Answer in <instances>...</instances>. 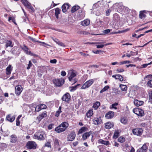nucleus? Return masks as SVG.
Returning <instances> with one entry per match:
<instances>
[{"mask_svg": "<svg viewBox=\"0 0 152 152\" xmlns=\"http://www.w3.org/2000/svg\"><path fill=\"white\" fill-rule=\"evenodd\" d=\"M76 72L75 70H72L69 71L67 75L69 80L73 83V84L75 83L77 80L76 78H74L77 75Z\"/></svg>", "mask_w": 152, "mask_h": 152, "instance_id": "f257e3e1", "label": "nucleus"}, {"mask_svg": "<svg viewBox=\"0 0 152 152\" xmlns=\"http://www.w3.org/2000/svg\"><path fill=\"white\" fill-rule=\"evenodd\" d=\"M37 144L33 141H28L26 145V147L29 150H35L37 148Z\"/></svg>", "mask_w": 152, "mask_h": 152, "instance_id": "f03ea898", "label": "nucleus"}, {"mask_svg": "<svg viewBox=\"0 0 152 152\" xmlns=\"http://www.w3.org/2000/svg\"><path fill=\"white\" fill-rule=\"evenodd\" d=\"M53 83L56 86L60 87L62 86L64 82V80L63 78L55 79L53 80Z\"/></svg>", "mask_w": 152, "mask_h": 152, "instance_id": "7ed1b4c3", "label": "nucleus"}, {"mask_svg": "<svg viewBox=\"0 0 152 152\" xmlns=\"http://www.w3.org/2000/svg\"><path fill=\"white\" fill-rule=\"evenodd\" d=\"M94 82L93 79L89 80L85 82L82 87H81L82 89H85L89 87Z\"/></svg>", "mask_w": 152, "mask_h": 152, "instance_id": "20e7f679", "label": "nucleus"}, {"mask_svg": "<svg viewBox=\"0 0 152 152\" xmlns=\"http://www.w3.org/2000/svg\"><path fill=\"white\" fill-rule=\"evenodd\" d=\"M133 112L138 116L142 117L144 114V111L142 109L138 108L133 109Z\"/></svg>", "mask_w": 152, "mask_h": 152, "instance_id": "39448f33", "label": "nucleus"}, {"mask_svg": "<svg viewBox=\"0 0 152 152\" xmlns=\"http://www.w3.org/2000/svg\"><path fill=\"white\" fill-rule=\"evenodd\" d=\"M61 99L65 102L69 103L71 100V96L69 93H66L62 97Z\"/></svg>", "mask_w": 152, "mask_h": 152, "instance_id": "423d86ee", "label": "nucleus"}, {"mask_svg": "<svg viewBox=\"0 0 152 152\" xmlns=\"http://www.w3.org/2000/svg\"><path fill=\"white\" fill-rule=\"evenodd\" d=\"M143 130L142 129H133L132 132L135 135L140 136L142 133Z\"/></svg>", "mask_w": 152, "mask_h": 152, "instance_id": "0eeeda50", "label": "nucleus"}, {"mask_svg": "<svg viewBox=\"0 0 152 152\" xmlns=\"http://www.w3.org/2000/svg\"><path fill=\"white\" fill-rule=\"evenodd\" d=\"M54 144L55 150V151H60L61 150V148L60 147L58 139L56 138L54 139Z\"/></svg>", "mask_w": 152, "mask_h": 152, "instance_id": "6e6552de", "label": "nucleus"}, {"mask_svg": "<svg viewBox=\"0 0 152 152\" xmlns=\"http://www.w3.org/2000/svg\"><path fill=\"white\" fill-rule=\"evenodd\" d=\"M76 134L75 132H71L69 134L67 135V140L69 141H73L75 137Z\"/></svg>", "mask_w": 152, "mask_h": 152, "instance_id": "1a4fd4ad", "label": "nucleus"}, {"mask_svg": "<svg viewBox=\"0 0 152 152\" xmlns=\"http://www.w3.org/2000/svg\"><path fill=\"white\" fill-rule=\"evenodd\" d=\"M23 88L20 85H18L15 87V93L17 96H19Z\"/></svg>", "mask_w": 152, "mask_h": 152, "instance_id": "9d476101", "label": "nucleus"}, {"mask_svg": "<svg viewBox=\"0 0 152 152\" xmlns=\"http://www.w3.org/2000/svg\"><path fill=\"white\" fill-rule=\"evenodd\" d=\"M20 47L24 51L25 53L27 54L30 55L31 56L33 55V53H31V51H28V48L25 45H23V46H21Z\"/></svg>", "mask_w": 152, "mask_h": 152, "instance_id": "9b49d317", "label": "nucleus"}, {"mask_svg": "<svg viewBox=\"0 0 152 152\" xmlns=\"http://www.w3.org/2000/svg\"><path fill=\"white\" fill-rule=\"evenodd\" d=\"M148 147L146 144H144L140 148L137 150V152H146Z\"/></svg>", "mask_w": 152, "mask_h": 152, "instance_id": "f8f14e48", "label": "nucleus"}, {"mask_svg": "<svg viewBox=\"0 0 152 152\" xmlns=\"http://www.w3.org/2000/svg\"><path fill=\"white\" fill-rule=\"evenodd\" d=\"M34 136L35 138L38 140H41L44 139V134L42 133L35 134Z\"/></svg>", "mask_w": 152, "mask_h": 152, "instance_id": "ddd939ff", "label": "nucleus"}, {"mask_svg": "<svg viewBox=\"0 0 152 152\" xmlns=\"http://www.w3.org/2000/svg\"><path fill=\"white\" fill-rule=\"evenodd\" d=\"M118 10H119L120 12L124 11L125 12H129V9L128 7L122 5L120 6V7H118Z\"/></svg>", "mask_w": 152, "mask_h": 152, "instance_id": "4468645a", "label": "nucleus"}, {"mask_svg": "<svg viewBox=\"0 0 152 152\" xmlns=\"http://www.w3.org/2000/svg\"><path fill=\"white\" fill-rule=\"evenodd\" d=\"M15 116H12L11 114H9L7 115L6 118V120L10 122H13L15 120Z\"/></svg>", "mask_w": 152, "mask_h": 152, "instance_id": "2eb2a0df", "label": "nucleus"}, {"mask_svg": "<svg viewBox=\"0 0 152 152\" xmlns=\"http://www.w3.org/2000/svg\"><path fill=\"white\" fill-rule=\"evenodd\" d=\"M114 112L110 111L106 114L105 117L107 119H110L113 118L114 116Z\"/></svg>", "mask_w": 152, "mask_h": 152, "instance_id": "dca6fc26", "label": "nucleus"}, {"mask_svg": "<svg viewBox=\"0 0 152 152\" xmlns=\"http://www.w3.org/2000/svg\"><path fill=\"white\" fill-rule=\"evenodd\" d=\"M94 124L96 125H98L101 124L102 121L100 118H94L93 120Z\"/></svg>", "mask_w": 152, "mask_h": 152, "instance_id": "f3484780", "label": "nucleus"}, {"mask_svg": "<svg viewBox=\"0 0 152 152\" xmlns=\"http://www.w3.org/2000/svg\"><path fill=\"white\" fill-rule=\"evenodd\" d=\"M12 69L13 67L12 66V65L10 64L9 65L6 69V74L8 75H10Z\"/></svg>", "mask_w": 152, "mask_h": 152, "instance_id": "a211bd4d", "label": "nucleus"}, {"mask_svg": "<svg viewBox=\"0 0 152 152\" xmlns=\"http://www.w3.org/2000/svg\"><path fill=\"white\" fill-rule=\"evenodd\" d=\"M114 125L113 122H108L105 124V128L106 129H110L113 128Z\"/></svg>", "mask_w": 152, "mask_h": 152, "instance_id": "6ab92c4d", "label": "nucleus"}, {"mask_svg": "<svg viewBox=\"0 0 152 152\" xmlns=\"http://www.w3.org/2000/svg\"><path fill=\"white\" fill-rule=\"evenodd\" d=\"M91 133L92 132L91 131L85 133L82 136V138L83 139V140H86L90 136Z\"/></svg>", "mask_w": 152, "mask_h": 152, "instance_id": "aec40b11", "label": "nucleus"}, {"mask_svg": "<svg viewBox=\"0 0 152 152\" xmlns=\"http://www.w3.org/2000/svg\"><path fill=\"white\" fill-rule=\"evenodd\" d=\"M55 130L56 131L57 133H60L64 131L65 128H64L62 127L60 125L59 126L56 127L55 129Z\"/></svg>", "mask_w": 152, "mask_h": 152, "instance_id": "412c9836", "label": "nucleus"}, {"mask_svg": "<svg viewBox=\"0 0 152 152\" xmlns=\"http://www.w3.org/2000/svg\"><path fill=\"white\" fill-rule=\"evenodd\" d=\"M69 5L65 3L62 6V9L63 12H66L67 10L69 8Z\"/></svg>", "mask_w": 152, "mask_h": 152, "instance_id": "4be33fe9", "label": "nucleus"}, {"mask_svg": "<svg viewBox=\"0 0 152 152\" xmlns=\"http://www.w3.org/2000/svg\"><path fill=\"white\" fill-rule=\"evenodd\" d=\"M134 104L137 107L141 106L144 103V102L143 101H139L137 99L134 100Z\"/></svg>", "mask_w": 152, "mask_h": 152, "instance_id": "5701e85b", "label": "nucleus"}, {"mask_svg": "<svg viewBox=\"0 0 152 152\" xmlns=\"http://www.w3.org/2000/svg\"><path fill=\"white\" fill-rule=\"evenodd\" d=\"M14 45L11 41L7 40L6 42L5 47L7 48L8 47H12Z\"/></svg>", "mask_w": 152, "mask_h": 152, "instance_id": "b1692460", "label": "nucleus"}, {"mask_svg": "<svg viewBox=\"0 0 152 152\" xmlns=\"http://www.w3.org/2000/svg\"><path fill=\"white\" fill-rule=\"evenodd\" d=\"M11 139L10 140V142L12 143H15L17 140V137L15 134L12 135L11 136Z\"/></svg>", "mask_w": 152, "mask_h": 152, "instance_id": "393cba45", "label": "nucleus"}, {"mask_svg": "<svg viewBox=\"0 0 152 152\" xmlns=\"http://www.w3.org/2000/svg\"><path fill=\"white\" fill-rule=\"evenodd\" d=\"M89 23L90 20L88 19L85 20L81 22V24L83 26H87L88 25Z\"/></svg>", "mask_w": 152, "mask_h": 152, "instance_id": "a878e982", "label": "nucleus"}, {"mask_svg": "<svg viewBox=\"0 0 152 152\" xmlns=\"http://www.w3.org/2000/svg\"><path fill=\"white\" fill-rule=\"evenodd\" d=\"M100 105V102L98 101H96L93 104L92 107L94 109V110H96L99 107Z\"/></svg>", "mask_w": 152, "mask_h": 152, "instance_id": "bb28decb", "label": "nucleus"}, {"mask_svg": "<svg viewBox=\"0 0 152 152\" xmlns=\"http://www.w3.org/2000/svg\"><path fill=\"white\" fill-rule=\"evenodd\" d=\"M93 109H91L88 110L86 113V115L87 118H90L93 115Z\"/></svg>", "mask_w": 152, "mask_h": 152, "instance_id": "cd10ccee", "label": "nucleus"}, {"mask_svg": "<svg viewBox=\"0 0 152 152\" xmlns=\"http://www.w3.org/2000/svg\"><path fill=\"white\" fill-rule=\"evenodd\" d=\"M98 142L99 143L102 144L106 145H109L110 144V142L109 141H104L102 139L99 140L98 141Z\"/></svg>", "mask_w": 152, "mask_h": 152, "instance_id": "c85d7f7f", "label": "nucleus"}, {"mask_svg": "<svg viewBox=\"0 0 152 152\" xmlns=\"http://www.w3.org/2000/svg\"><path fill=\"white\" fill-rule=\"evenodd\" d=\"M35 106L36 105H35V107H33L34 108V113L39 112L42 110L41 106H40V104L37 106L36 107Z\"/></svg>", "mask_w": 152, "mask_h": 152, "instance_id": "c756f323", "label": "nucleus"}, {"mask_svg": "<svg viewBox=\"0 0 152 152\" xmlns=\"http://www.w3.org/2000/svg\"><path fill=\"white\" fill-rule=\"evenodd\" d=\"M55 15L57 19L58 18V15L60 13L61 10L58 8H56L55 10Z\"/></svg>", "mask_w": 152, "mask_h": 152, "instance_id": "7c9ffc66", "label": "nucleus"}, {"mask_svg": "<svg viewBox=\"0 0 152 152\" xmlns=\"http://www.w3.org/2000/svg\"><path fill=\"white\" fill-rule=\"evenodd\" d=\"M104 12V10L102 9H99L96 12V15L97 16H99L102 14Z\"/></svg>", "mask_w": 152, "mask_h": 152, "instance_id": "2f4dec72", "label": "nucleus"}, {"mask_svg": "<svg viewBox=\"0 0 152 152\" xmlns=\"http://www.w3.org/2000/svg\"><path fill=\"white\" fill-rule=\"evenodd\" d=\"M60 125L62 127L64 128H65V130L69 126L68 123L66 122H64L62 123Z\"/></svg>", "mask_w": 152, "mask_h": 152, "instance_id": "473e14b6", "label": "nucleus"}, {"mask_svg": "<svg viewBox=\"0 0 152 152\" xmlns=\"http://www.w3.org/2000/svg\"><path fill=\"white\" fill-rule=\"evenodd\" d=\"M28 38L30 40L32 41L33 42H40L43 44L46 45L45 42H39L36 39L33 38L31 37H29Z\"/></svg>", "mask_w": 152, "mask_h": 152, "instance_id": "72a5a7b5", "label": "nucleus"}, {"mask_svg": "<svg viewBox=\"0 0 152 152\" xmlns=\"http://www.w3.org/2000/svg\"><path fill=\"white\" fill-rule=\"evenodd\" d=\"M88 128L86 127H82L79 131L78 134H81L85 131H87Z\"/></svg>", "mask_w": 152, "mask_h": 152, "instance_id": "f704fd0d", "label": "nucleus"}, {"mask_svg": "<svg viewBox=\"0 0 152 152\" xmlns=\"http://www.w3.org/2000/svg\"><path fill=\"white\" fill-rule=\"evenodd\" d=\"M80 8V7L78 6H75L72 7L71 9V12L72 13L76 11Z\"/></svg>", "mask_w": 152, "mask_h": 152, "instance_id": "c9c22d12", "label": "nucleus"}, {"mask_svg": "<svg viewBox=\"0 0 152 152\" xmlns=\"http://www.w3.org/2000/svg\"><path fill=\"white\" fill-rule=\"evenodd\" d=\"M80 85V84H77L75 86L69 87V88L70 89V91L72 92L74 91L77 89V87Z\"/></svg>", "mask_w": 152, "mask_h": 152, "instance_id": "e433bc0d", "label": "nucleus"}, {"mask_svg": "<svg viewBox=\"0 0 152 152\" xmlns=\"http://www.w3.org/2000/svg\"><path fill=\"white\" fill-rule=\"evenodd\" d=\"M22 3L24 6L28 7L30 6L31 4L28 2L27 0H23L22 1Z\"/></svg>", "mask_w": 152, "mask_h": 152, "instance_id": "4c0bfd02", "label": "nucleus"}, {"mask_svg": "<svg viewBox=\"0 0 152 152\" xmlns=\"http://www.w3.org/2000/svg\"><path fill=\"white\" fill-rule=\"evenodd\" d=\"M121 89L123 91H126L127 90V87L126 85L121 84L120 85Z\"/></svg>", "mask_w": 152, "mask_h": 152, "instance_id": "58836bf2", "label": "nucleus"}, {"mask_svg": "<svg viewBox=\"0 0 152 152\" xmlns=\"http://www.w3.org/2000/svg\"><path fill=\"white\" fill-rule=\"evenodd\" d=\"M120 121L122 123L124 124H126L127 123V119L124 118H121V119Z\"/></svg>", "mask_w": 152, "mask_h": 152, "instance_id": "ea45409f", "label": "nucleus"}, {"mask_svg": "<svg viewBox=\"0 0 152 152\" xmlns=\"http://www.w3.org/2000/svg\"><path fill=\"white\" fill-rule=\"evenodd\" d=\"M125 138L124 137L122 136L118 138V141L121 143L124 142H125Z\"/></svg>", "mask_w": 152, "mask_h": 152, "instance_id": "a19ab883", "label": "nucleus"}, {"mask_svg": "<svg viewBox=\"0 0 152 152\" xmlns=\"http://www.w3.org/2000/svg\"><path fill=\"white\" fill-rule=\"evenodd\" d=\"M12 20V22H13L15 24L17 25V23L15 22V20L13 17H9L8 21L10 22V21Z\"/></svg>", "mask_w": 152, "mask_h": 152, "instance_id": "79ce46f5", "label": "nucleus"}, {"mask_svg": "<svg viewBox=\"0 0 152 152\" xmlns=\"http://www.w3.org/2000/svg\"><path fill=\"white\" fill-rule=\"evenodd\" d=\"M146 17V15L143 13L142 11L140 12L139 17L141 19L144 18Z\"/></svg>", "mask_w": 152, "mask_h": 152, "instance_id": "37998d69", "label": "nucleus"}, {"mask_svg": "<svg viewBox=\"0 0 152 152\" xmlns=\"http://www.w3.org/2000/svg\"><path fill=\"white\" fill-rule=\"evenodd\" d=\"M119 136V134L118 132V131L115 130L114 134L113 137L117 138Z\"/></svg>", "mask_w": 152, "mask_h": 152, "instance_id": "c03bdc74", "label": "nucleus"}, {"mask_svg": "<svg viewBox=\"0 0 152 152\" xmlns=\"http://www.w3.org/2000/svg\"><path fill=\"white\" fill-rule=\"evenodd\" d=\"M117 79H118L120 81H123L124 80L123 77L120 75L117 74Z\"/></svg>", "mask_w": 152, "mask_h": 152, "instance_id": "a18cd8bd", "label": "nucleus"}, {"mask_svg": "<svg viewBox=\"0 0 152 152\" xmlns=\"http://www.w3.org/2000/svg\"><path fill=\"white\" fill-rule=\"evenodd\" d=\"M109 88V87L108 86H106L100 91V93H102L105 91L106 90H107Z\"/></svg>", "mask_w": 152, "mask_h": 152, "instance_id": "49530a36", "label": "nucleus"}, {"mask_svg": "<svg viewBox=\"0 0 152 152\" xmlns=\"http://www.w3.org/2000/svg\"><path fill=\"white\" fill-rule=\"evenodd\" d=\"M44 146L51 148V145L50 144V142L49 141L46 142L45 143Z\"/></svg>", "mask_w": 152, "mask_h": 152, "instance_id": "de8ad7c7", "label": "nucleus"}, {"mask_svg": "<svg viewBox=\"0 0 152 152\" xmlns=\"http://www.w3.org/2000/svg\"><path fill=\"white\" fill-rule=\"evenodd\" d=\"M148 86L151 88H152V79L149 80L147 83Z\"/></svg>", "mask_w": 152, "mask_h": 152, "instance_id": "09e8293b", "label": "nucleus"}, {"mask_svg": "<svg viewBox=\"0 0 152 152\" xmlns=\"http://www.w3.org/2000/svg\"><path fill=\"white\" fill-rule=\"evenodd\" d=\"M57 44H58L59 45L63 47H65L66 46L65 45H64V43H63L62 42L59 41V40L58 41Z\"/></svg>", "mask_w": 152, "mask_h": 152, "instance_id": "8fccbe9b", "label": "nucleus"}, {"mask_svg": "<svg viewBox=\"0 0 152 152\" xmlns=\"http://www.w3.org/2000/svg\"><path fill=\"white\" fill-rule=\"evenodd\" d=\"M118 104L117 103H115L114 104H112L111 105V108H114L115 109H117V107H116V106L118 105Z\"/></svg>", "mask_w": 152, "mask_h": 152, "instance_id": "3c124183", "label": "nucleus"}, {"mask_svg": "<svg viewBox=\"0 0 152 152\" xmlns=\"http://www.w3.org/2000/svg\"><path fill=\"white\" fill-rule=\"evenodd\" d=\"M40 115L43 118L46 117L47 116L46 111H44Z\"/></svg>", "mask_w": 152, "mask_h": 152, "instance_id": "603ef678", "label": "nucleus"}, {"mask_svg": "<svg viewBox=\"0 0 152 152\" xmlns=\"http://www.w3.org/2000/svg\"><path fill=\"white\" fill-rule=\"evenodd\" d=\"M131 62L130 61H121L120 62V64L121 65L126 64L127 63H130Z\"/></svg>", "mask_w": 152, "mask_h": 152, "instance_id": "864d4df0", "label": "nucleus"}, {"mask_svg": "<svg viewBox=\"0 0 152 152\" xmlns=\"http://www.w3.org/2000/svg\"><path fill=\"white\" fill-rule=\"evenodd\" d=\"M32 65V64L31 61H29L28 64V65L26 69H29Z\"/></svg>", "mask_w": 152, "mask_h": 152, "instance_id": "5fc2aeb1", "label": "nucleus"}, {"mask_svg": "<svg viewBox=\"0 0 152 152\" xmlns=\"http://www.w3.org/2000/svg\"><path fill=\"white\" fill-rule=\"evenodd\" d=\"M79 34H82L87 35L88 34V32L86 31H81L79 32Z\"/></svg>", "mask_w": 152, "mask_h": 152, "instance_id": "6e6d98bb", "label": "nucleus"}, {"mask_svg": "<svg viewBox=\"0 0 152 152\" xmlns=\"http://www.w3.org/2000/svg\"><path fill=\"white\" fill-rule=\"evenodd\" d=\"M129 29H127L124 30H123L121 31H118V32H115L114 33L116 34V33H123L124 32H126L128 31H129Z\"/></svg>", "mask_w": 152, "mask_h": 152, "instance_id": "4d7b16f0", "label": "nucleus"}, {"mask_svg": "<svg viewBox=\"0 0 152 152\" xmlns=\"http://www.w3.org/2000/svg\"><path fill=\"white\" fill-rule=\"evenodd\" d=\"M149 99L152 100V91H150L148 92Z\"/></svg>", "mask_w": 152, "mask_h": 152, "instance_id": "13d9d810", "label": "nucleus"}, {"mask_svg": "<svg viewBox=\"0 0 152 152\" xmlns=\"http://www.w3.org/2000/svg\"><path fill=\"white\" fill-rule=\"evenodd\" d=\"M34 107H35V105L34 106V104H31L30 106V108L31 109V111L33 113L34 112V108H33Z\"/></svg>", "mask_w": 152, "mask_h": 152, "instance_id": "bf43d9fd", "label": "nucleus"}, {"mask_svg": "<svg viewBox=\"0 0 152 152\" xmlns=\"http://www.w3.org/2000/svg\"><path fill=\"white\" fill-rule=\"evenodd\" d=\"M152 64V61L150 62V63H149L148 64H143L142 65V68L146 67H147V66L148 65L150 64Z\"/></svg>", "mask_w": 152, "mask_h": 152, "instance_id": "052dcab7", "label": "nucleus"}, {"mask_svg": "<svg viewBox=\"0 0 152 152\" xmlns=\"http://www.w3.org/2000/svg\"><path fill=\"white\" fill-rule=\"evenodd\" d=\"M57 61V60L55 59H54L53 60H51L50 61V63H52V64H55L56 63Z\"/></svg>", "mask_w": 152, "mask_h": 152, "instance_id": "680f3d73", "label": "nucleus"}, {"mask_svg": "<svg viewBox=\"0 0 152 152\" xmlns=\"http://www.w3.org/2000/svg\"><path fill=\"white\" fill-rule=\"evenodd\" d=\"M92 52L94 53L98 54L99 53V52H103V51L101 50H93Z\"/></svg>", "mask_w": 152, "mask_h": 152, "instance_id": "e2e57ef3", "label": "nucleus"}, {"mask_svg": "<svg viewBox=\"0 0 152 152\" xmlns=\"http://www.w3.org/2000/svg\"><path fill=\"white\" fill-rule=\"evenodd\" d=\"M111 11V10L110 9L107 10L106 12V15L109 16L110 14Z\"/></svg>", "mask_w": 152, "mask_h": 152, "instance_id": "0e129e2a", "label": "nucleus"}, {"mask_svg": "<svg viewBox=\"0 0 152 152\" xmlns=\"http://www.w3.org/2000/svg\"><path fill=\"white\" fill-rule=\"evenodd\" d=\"M110 30L107 29L103 31V32L104 34H106L109 33L110 32Z\"/></svg>", "mask_w": 152, "mask_h": 152, "instance_id": "69168bd1", "label": "nucleus"}, {"mask_svg": "<svg viewBox=\"0 0 152 152\" xmlns=\"http://www.w3.org/2000/svg\"><path fill=\"white\" fill-rule=\"evenodd\" d=\"M54 124H50L48 126V128L49 129H52Z\"/></svg>", "mask_w": 152, "mask_h": 152, "instance_id": "338daca9", "label": "nucleus"}, {"mask_svg": "<svg viewBox=\"0 0 152 152\" xmlns=\"http://www.w3.org/2000/svg\"><path fill=\"white\" fill-rule=\"evenodd\" d=\"M40 106H41L42 109H46L47 108L46 105L45 104H40Z\"/></svg>", "mask_w": 152, "mask_h": 152, "instance_id": "774afa93", "label": "nucleus"}]
</instances>
